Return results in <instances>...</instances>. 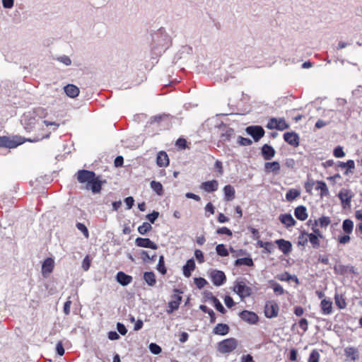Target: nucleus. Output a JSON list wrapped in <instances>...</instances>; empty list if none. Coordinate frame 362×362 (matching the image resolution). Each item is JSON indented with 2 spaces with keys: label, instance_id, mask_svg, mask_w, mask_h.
I'll return each mask as SVG.
<instances>
[{
  "label": "nucleus",
  "instance_id": "obj_1",
  "mask_svg": "<svg viewBox=\"0 0 362 362\" xmlns=\"http://www.w3.org/2000/svg\"><path fill=\"white\" fill-rule=\"evenodd\" d=\"M42 112L43 110L42 109H37L35 111L28 112L23 115L22 122L25 125V128L28 131H31L36 127H37L38 130H42L44 125H54L56 127L59 126V124L55 122H48L45 120L40 122L39 120L40 118L42 117Z\"/></svg>",
  "mask_w": 362,
  "mask_h": 362
},
{
  "label": "nucleus",
  "instance_id": "obj_2",
  "mask_svg": "<svg viewBox=\"0 0 362 362\" xmlns=\"http://www.w3.org/2000/svg\"><path fill=\"white\" fill-rule=\"evenodd\" d=\"M233 290L242 300L252 294V288L243 281H235Z\"/></svg>",
  "mask_w": 362,
  "mask_h": 362
},
{
  "label": "nucleus",
  "instance_id": "obj_3",
  "mask_svg": "<svg viewBox=\"0 0 362 362\" xmlns=\"http://www.w3.org/2000/svg\"><path fill=\"white\" fill-rule=\"evenodd\" d=\"M238 341L235 338H228L218 344L217 349L220 353L227 354L232 352L237 347Z\"/></svg>",
  "mask_w": 362,
  "mask_h": 362
},
{
  "label": "nucleus",
  "instance_id": "obj_4",
  "mask_svg": "<svg viewBox=\"0 0 362 362\" xmlns=\"http://www.w3.org/2000/svg\"><path fill=\"white\" fill-rule=\"evenodd\" d=\"M24 141L25 140L23 138L18 136H15L12 139H10L7 136H0V146L13 148L23 144Z\"/></svg>",
  "mask_w": 362,
  "mask_h": 362
},
{
  "label": "nucleus",
  "instance_id": "obj_5",
  "mask_svg": "<svg viewBox=\"0 0 362 362\" xmlns=\"http://www.w3.org/2000/svg\"><path fill=\"white\" fill-rule=\"evenodd\" d=\"M289 125L286 123L284 118H272L269 119L267 124V128L269 129H278L283 131L288 129Z\"/></svg>",
  "mask_w": 362,
  "mask_h": 362
},
{
  "label": "nucleus",
  "instance_id": "obj_6",
  "mask_svg": "<svg viewBox=\"0 0 362 362\" xmlns=\"http://www.w3.org/2000/svg\"><path fill=\"white\" fill-rule=\"evenodd\" d=\"M354 195L353 192L346 188H343L339 191L338 197L344 208L350 206L351 201Z\"/></svg>",
  "mask_w": 362,
  "mask_h": 362
},
{
  "label": "nucleus",
  "instance_id": "obj_7",
  "mask_svg": "<svg viewBox=\"0 0 362 362\" xmlns=\"http://www.w3.org/2000/svg\"><path fill=\"white\" fill-rule=\"evenodd\" d=\"M209 276L214 285L216 286L223 285L226 280V275L222 271L212 270L210 272Z\"/></svg>",
  "mask_w": 362,
  "mask_h": 362
},
{
  "label": "nucleus",
  "instance_id": "obj_8",
  "mask_svg": "<svg viewBox=\"0 0 362 362\" xmlns=\"http://www.w3.org/2000/svg\"><path fill=\"white\" fill-rule=\"evenodd\" d=\"M54 261L51 257L46 258L42 264L41 273L44 278H47L53 272Z\"/></svg>",
  "mask_w": 362,
  "mask_h": 362
},
{
  "label": "nucleus",
  "instance_id": "obj_9",
  "mask_svg": "<svg viewBox=\"0 0 362 362\" xmlns=\"http://www.w3.org/2000/svg\"><path fill=\"white\" fill-rule=\"evenodd\" d=\"M279 310V305L274 301H269L266 303L264 308V315L268 318L276 317Z\"/></svg>",
  "mask_w": 362,
  "mask_h": 362
},
{
  "label": "nucleus",
  "instance_id": "obj_10",
  "mask_svg": "<svg viewBox=\"0 0 362 362\" xmlns=\"http://www.w3.org/2000/svg\"><path fill=\"white\" fill-rule=\"evenodd\" d=\"M239 317L250 325H255L259 321L258 315L252 311L243 310L239 313Z\"/></svg>",
  "mask_w": 362,
  "mask_h": 362
},
{
  "label": "nucleus",
  "instance_id": "obj_11",
  "mask_svg": "<svg viewBox=\"0 0 362 362\" xmlns=\"http://www.w3.org/2000/svg\"><path fill=\"white\" fill-rule=\"evenodd\" d=\"M246 132L248 134L252 136L256 141H259L264 135V131L262 127L259 126H250L246 128Z\"/></svg>",
  "mask_w": 362,
  "mask_h": 362
},
{
  "label": "nucleus",
  "instance_id": "obj_12",
  "mask_svg": "<svg viewBox=\"0 0 362 362\" xmlns=\"http://www.w3.org/2000/svg\"><path fill=\"white\" fill-rule=\"evenodd\" d=\"M95 175L92 171L83 170L78 172L77 178L80 182L88 184L90 181H93Z\"/></svg>",
  "mask_w": 362,
  "mask_h": 362
},
{
  "label": "nucleus",
  "instance_id": "obj_13",
  "mask_svg": "<svg viewBox=\"0 0 362 362\" xmlns=\"http://www.w3.org/2000/svg\"><path fill=\"white\" fill-rule=\"evenodd\" d=\"M199 187L206 192H214L218 188V182L216 180L204 182L200 185Z\"/></svg>",
  "mask_w": 362,
  "mask_h": 362
},
{
  "label": "nucleus",
  "instance_id": "obj_14",
  "mask_svg": "<svg viewBox=\"0 0 362 362\" xmlns=\"http://www.w3.org/2000/svg\"><path fill=\"white\" fill-rule=\"evenodd\" d=\"M135 243L138 247H141L151 248L153 250L158 248L157 245L148 238H137L135 240Z\"/></svg>",
  "mask_w": 362,
  "mask_h": 362
},
{
  "label": "nucleus",
  "instance_id": "obj_15",
  "mask_svg": "<svg viewBox=\"0 0 362 362\" xmlns=\"http://www.w3.org/2000/svg\"><path fill=\"white\" fill-rule=\"evenodd\" d=\"M182 301V296L180 295H173L170 301L168 303L167 313H172L173 311L178 309Z\"/></svg>",
  "mask_w": 362,
  "mask_h": 362
},
{
  "label": "nucleus",
  "instance_id": "obj_16",
  "mask_svg": "<svg viewBox=\"0 0 362 362\" xmlns=\"http://www.w3.org/2000/svg\"><path fill=\"white\" fill-rule=\"evenodd\" d=\"M344 354L347 360L355 361L359 358L358 349L354 346H347L344 349Z\"/></svg>",
  "mask_w": 362,
  "mask_h": 362
},
{
  "label": "nucleus",
  "instance_id": "obj_17",
  "mask_svg": "<svg viewBox=\"0 0 362 362\" xmlns=\"http://www.w3.org/2000/svg\"><path fill=\"white\" fill-rule=\"evenodd\" d=\"M284 139L288 144L296 147L299 145L298 135L295 132H286L284 135Z\"/></svg>",
  "mask_w": 362,
  "mask_h": 362
},
{
  "label": "nucleus",
  "instance_id": "obj_18",
  "mask_svg": "<svg viewBox=\"0 0 362 362\" xmlns=\"http://www.w3.org/2000/svg\"><path fill=\"white\" fill-rule=\"evenodd\" d=\"M275 243L278 245L279 249L284 254L288 255L291 252L292 245L291 242L284 239L276 240Z\"/></svg>",
  "mask_w": 362,
  "mask_h": 362
},
{
  "label": "nucleus",
  "instance_id": "obj_19",
  "mask_svg": "<svg viewBox=\"0 0 362 362\" xmlns=\"http://www.w3.org/2000/svg\"><path fill=\"white\" fill-rule=\"evenodd\" d=\"M279 219L286 228L292 227L296 224V221L289 214H281Z\"/></svg>",
  "mask_w": 362,
  "mask_h": 362
},
{
  "label": "nucleus",
  "instance_id": "obj_20",
  "mask_svg": "<svg viewBox=\"0 0 362 362\" xmlns=\"http://www.w3.org/2000/svg\"><path fill=\"white\" fill-rule=\"evenodd\" d=\"M156 163L159 167H167L169 165L168 156L165 151L158 153Z\"/></svg>",
  "mask_w": 362,
  "mask_h": 362
},
{
  "label": "nucleus",
  "instance_id": "obj_21",
  "mask_svg": "<svg viewBox=\"0 0 362 362\" xmlns=\"http://www.w3.org/2000/svg\"><path fill=\"white\" fill-rule=\"evenodd\" d=\"M116 279L122 286H127L132 281V277L122 272H119L117 274Z\"/></svg>",
  "mask_w": 362,
  "mask_h": 362
},
{
  "label": "nucleus",
  "instance_id": "obj_22",
  "mask_svg": "<svg viewBox=\"0 0 362 362\" xmlns=\"http://www.w3.org/2000/svg\"><path fill=\"white\" fill-rule=\"evenodd\" d=\"M64 89L67 96L70 98H76L80 93L79 88L73 84L66 86Z\"/></svg>",
  "mask_w": 362,
  "mask_h": 362
},
{
  "label": "nucleus",
  "instance_id": "obj_23",
  "mask_svg": "<svg viewBox=\"0 0 362 362\" xmlns=\"http://www.w3.org/2000/svg\"><path fill=\"white\" fill-rule=\"evenodd\" d=\"M195 269V262L193 259H189L187 261L185 265L183 266V274L186 277H189L191 273Z\"/></svg>",
  "mask_w": 362,
  "mask_h": 362
},
{
  "label": "nucleus",
  "instance_id": "obj_24",
  "mask_svg": "<svg viewBox=\"0 0 362 362\" xmlns=\"http://www.w3.org/2000/svg\"><path fill=\"white\" fill-rule=\"evenodd\" d=\"M264 168L267 173H274L277 174L279 173L281 167L279 162L274 161L266 163L264 164Z\"/></svg>",
  "mask_w": 362,
  "mask_h": 362
},
{
  "label": "nucleus",
  "instance_id": "obj_25",
  "mask_svg": "<svg viewBox=\"0 0 362 362\" xmlns=\"http://www.w3.org/2000/svg\"><path fill=\"white\" fill-rule=\"evenodd\" d=\"M295 216L300 221H305L308 218L307 209L303 206H299L296 208L294 211Z\"/></svg>",
  "mask_w": 362,
  "mask_h": 362
},
{
  "label": "nucleus",
  "instance_id": "obj_26",
  "mask_svg": "<svg viewBox=\"0 0 362 362\" xmlns=\"http://www.w3.org/2000/svg\"><path fill=\"white\" fill-rule=\"evenodd\" d=\"M262 151L265 160H270L275 155L274 149L272 146L267 144L263 146Z\"/></svg>",
  "mask_w": 362,
  "mask_h": 362
},
{
  "label": "nucleus",
  "instance_id": "obj_27",
  "mask_svg": "<svg viewBox=\"0 0 362 362\" xmlns=\"http://www.w3.org/2000/svg\"><path fill=\"white\" fill-rule=\"evenodd\" d=\"M223 193L225 196V199L226 201H231L235 198V189L230 185H226L223 187Z\"/></svg>",
  "mask_w": 362,
  "mask_h": 362
},
{
  "label": "nucleus",
  "instance_id": "obj_28",
  "mask_svg": "<svg viewBox=\"0 0 362 362\" xmlns=\"http://www.w3.org/2000/svg\"><path fill=\"white\" fill-rule=\"evenodd\" d=\"M229 332V327L226 324H218L214 329L213 332L215 334L226 335Z\"/></svg>",
  "mask_w": 362,
  "mask_h": 362
},
{
  "label": "nucleus",
  "instance_id": "obj_29",
  "mask_svg": "<svg viewBox=\"0 0 362 362\" xmlns=\"http://www.w3.org/2000/svg\"><path fill=\"white\" fill-rule=\"evenodd\" d=\"M321 310L324 315H329L332 310V303L331 301L323 299L321 301Z\"/></svg>",
  "mask_w": 362,
  "mask_h": 362
},
{
  "label": "nucleus",
  "instance_id": "obj_30",
  "mask_svg": "<svg viewBox=\"0 0 362 362\" xmlns=\"http://www.w3.org/2000/svg\"><path fill=\"white\" fill-rule=\"evenodd\" d=\"M88 185L93 193H98L101 189V182L98 177L95 176L93 178V181H90Z\"/></svg>",
  "mask_w": 362,
  "mask_h": 362
},
{
  "label": "nucleus",
  "instance_id": "obj_31",
  "mask_svg": "<svg viewBox=\"0 0 362 362\" xmlns=\"http://www.w3.org/2000/svg\"><path fill=\"white\" fill-rule=\"evenodd\" d=\"M316 189L320 191V196L324 197L329 194V189L326 183L323 181H317L316 183Z\"/></svg>",
  "mask_w": 362,
  "mask_h": 362
},
{
  "label": "nucleus",
  "instance_id": "obj_32",
  "mask_svg": "<svg viewBox=\"0 0 362 362\" xmlns=\"http://www.w3.org/2000/svg\"><path fill=\"white\" fill-rule=\"evenodd\" d=\"M342 229L346 234H351L354 230V222L351 219H345L342 223Z\"/></svg>",
  "mask_w": 362,
  "mask_h": 362
},
{
  "label": "nucleus",
  "instance_id": "obj_33",
  "mask_svg": "<svg viewBox=\"0 0 362 362\" xmlns=\"http://www.w3.org/2000/svg\"><path fill=\"white\" fill-rule=\"evenodd\" d=\"M144 279L148 285L153 286L156 284V276L153 272H147L144 274Z\"/></svg>",
  "mask_w": 362,
  "mask_h": 362
},
{
  "label": "nucleus",
  "instance_id": "obj_34",
  "mask_svg": "<svg viewBox=\"0 0 362 362\" xmlns=\"http://www.w3.org/2000/svg\"><path fill=\"white\" fill-rule=\"evenodd\" d=\"M235 266L246 265L248 267H252L254 265L253 260L250 257L240 258L235 260Z\"/></svg>",
  "mask_w": 362,
  "mask_h": 362
},
{
  "label": "nucleus",
  "instance_id": "obj_35",
  "mask_svg": "<svg viewBox=\"0 0 362 362\" xmlns=\"http://www.w3.org/2000/svg\"><path fill=\"white\" fill-rule=\"evenodd\" d=\"M300 194V191L297 189H289L286 194V199L287 201H293L296 198H297Z\"/></svg>",
  "mask_w": 362,
  "mask_h": 362
},
{
  "label": "nucleus",
  "instance_id": "obj_36",
  "mask_svg": "<svg viewBox=\"0 0 362 362\" xmlns=\"http://www.w3.org/2000/svg\"><path fill=\"white\" fill-rule=\"evenodd\" d=\"M339 166L341 168H347L345 174H348L349 170H353L355 168V163L353 160H349L346 163L339 162Z\"/></svg>",
  "mask_w": 362,
  "mask_h": 362
},
{
  "label": "nucleus",
  "instance_id": "obj_37",
  "mask_svg": "<svg viewBox=\"0 0 362 362\" xmlns=\"http://www.w3.org/2000/svg\"><path fill=\"white\" fill-rule=\"evenodd\" d=\"M151 187L158 195L163 194V185L160 182L152 181L151 182Z\"/></svg>",
  "mask_w": 362,
  "mask_h": 362
},
{
  "label": "nucleus",
  "instance_id": "obj_38",
  "mask_svg": "<svg viewBox=\"0 0 362 362\" xmlns=\"http://www.w3.org/2000/svg\"><path fill=\"white\" fill-rule=\"evenodd\" d=\"M216 251L221 257H226L228 255V251L223 244H218L216 245Z\"/></svg>",
  "mask_w": 362,
  "mask_h": 362
},
{
  "label": "nucleus",
  "instance_id": "obj_39",
  "mask_svg": "<svg viewBox=\"0 0 362 362\" xmlns=\"http://www.w3.org/2000/svg\"><path fill=\"white\" fill-rule=\"evenodd\" d=\"M330 222L331 221L329 217L322 216L315 221V223L320 226L321 227L325 228L330 223Z\"/></svg>",
  "mask_w": 362,
  "mask_h": 362
},
{
  "label": "nucleus",
  "instance_id": "obj_40",
  "mask_svg": "<svg viewBox=\"0 0 362 362\" xmlns=\"http://www.w3.org/2000/svg\"><path fill=\"white\" fill-rule=\"evenodd\" d=\"M152 228V226L148 223H144L141 226H139L138 231L140 234L144 235L147 232L150 231Z\"/></svg>",
  "mask_w": 362,
  "mask_h": 362
},
{
  "label": "nucleus",
  "instance_id": "obj_41",
  "mask_svg": "<svg viewBox=\"0 0 362 362\" xmlns=\"http://www.w3.org/2000/svg\"><path fill=\"white\" fill-rule=\"evenodd\" d=\"M270 284L276 294L282 295L284 293V290L280 284L274 281H271Z\"/></svg>",
  "mask_w": 362,
  "mask_h": 362
},
{
  "label": "nucleus",
  "instance_id": "obj_42",
  "mask_svg": "<svg viewBox=\"0 0 362 362\" xmlns=\"http://www.w3.org/2000/svg\"><path fill=\"white\" fill-rule=\"evenodd\" d=\"M194 282L199 289L203 288L207 284L206 280L202 277L194 278Z\"/></svg>",
  "mask_w": 362,
  "mask_h": 362
},
{
  "label": "nucleus",
  "instance_id": "obj_43",
  "mask_svg": "<svg viewBox=\"0 0 362 362\" xmlns=\"http://www.w3.org/2000/svg\"><path fill=\"white\" fill-rule=\"evenodd\" d=\"M49 134H50L49 132H45V134H39L37 136L33 137V139H28L27 141H28L30 142H37V141L42 140L44 138H48Z\"/></svg>",
  "mask_w": 362,
  "mask_h": 362
},
{
  "label": "nucleus",
  "instance_id": "obj_44",
  "mask_svg": "<svg viewBox=\"0 0 362 362\" xmlns=\"http://www.w3.org/2000/svg\"><path fill=\"white\" fill-rule=\"evenodd\" d=\"M320 354L317 350H313L310 354L308 362H319Z\"/></svg>",
  "mask_w": 362,
  "mask_h": 362
},
{
  "label": "nucleus",
  "instance_id": "obj_45",
  "mask_svg": "<svg viewBox=\"0 0 362 362\" xmlns=\"http://www.w3.org/2000/svg\"><path fill=\"white\" fill-rule=\"evenodd\" d=\"M334 298H335V303H336V305L340 309H343V308H344L346 307V303L344 299L342 297H341V296H339L338 295H336Z\"/></svg>",
  "mask_w": 362,
  "mask_h": 362
},
{
  "label": "nucleus",
  "instance_id": "obj_46",
  "mask_svg": "<svg viewBox=\"0 0 362 362\" xmlns=\"http://www.w3.org/2000/svg\"><path fill=\"white\" fill-rule=\"evenodd\" d=\"M149 350L152 354H156V355L161 353V351H162L160 346L155 343H151L149 344Z\"/></svg>",
  "mask_w": 362,
  "mask_h": 362
},
{
  "label": "nucleus",
  "instance_id": "obj_47",
  "mask_svg": "<svg viewBox=\"0 0 362 362\" xmlns=\"http://www.w3.org/2000/svg\"><path fill=\"white\" fill-rule=\"evenodd\" d=\"M334 272L339 274H344L347 270L346 267L341 264H335V266L334 267Z\"/></svg>",
  "mask_w": 362,
  "mask_h": 362
},
{
  "label": "nucleus",
  "instance_id": "obj_48",
  "mask_svg": "<svg viewBox=\"0 0 362 362\" xmlns=\"http://www.w3.org/2000/svg\"><path fill=\"white\" fill-rule=\"evenodd\" d=\"M308 236V239H309V241L314 245V246H318L320 243H319V240H318V238L320 237H318L317 235V234H313V233H309V234H307Z\"/></svg>",
  "mask_w": 362,
  "mask_h": 362
},
{
  "label": "nucleus",
  "instance_id": "obj_49",
  "mask_svg": "<svg viewBox=\"0 0 362 362\" xmlns=\"http://www.w3.org/2000/svg\"><path fill=\"white\" fill-rule=\"evenodd\" d=\"M157 269L163 274H165L166 273V269L164 265V260L163 256H160L159 258Z\"/></svg>",
  "mask_w": 362,
  "mask_h": 362
},
{
  "label": "nucleus",
  "instance_id": "obj_50",
  "mask_svg": "<svg viewBox=\"0 0 362 362\" xmlns=\"http://www.w3.org/2000/svg\"><path fill=\"white\" fill-rule=\"evenodd\" d=\"M333 154L336 158H343L345 156L343 148L341 146L335 148Z\"/></svg>",
  "mask_w": 362,
  "mask_h": 362
},
{
  "label": "nucleus",
  "instance_id": "obj_51",
  "mask_svg": "<svg viewBox=\"0 0 362 362\" xmlns=\"http://www.w3.org/2000/svg\"><path fill=\"white\" fill-rule=\"evenodd\" d=\"M350 240H351V238L349 236V234L339 235L337 238L338 242L341 245H345V244L349 243Z\"/></svg>",
  "mask_w": 362,
  "mask_h": 362
},
{
  "label": "nucleus",
  "instance_id": "obj_52",
  "mask_svg": "<svg viewBox=\"0 0 362 362\" xmlns=\"http://www.w3.org/2000/svg\"><path fill=\"white\" fill-rule=\"evenodd\" d=\"M194 256L199 263H203L204 262V257L203 252L200 250H196L194 251Z\"/></svg>",
  "mask_w": 362,
  "mask_h": 362
},
{
  "label": "nucleus",
  "instance_id": "obj_53",
  "mask_svg": "<svg viewBox=\"0 0 362 362\" xmlns=\"http://www.w3.org/2000/svg\"><path fill=\"white\" fill-rule=\"evenodd\" d=\"M90 266V259L89 257L87 255L84 257L82 262V268L84 271H88Z\"/></svg>",
  "mask_w": 362,
  "mask_h": 362
},
{
  "label": "nucleus",
  "instance_id": "obj_54",
  "mask_svg": "<svg viewBox=\"0 0 362 362\" xmlns=\"http://www.w3.org/2000/svg\"><path fill=\"white\" fill-rule=\"evenodd\" d=\"M238 142L241 146H249L252 144V141L250 139L242 136L238 138Z\"/></svg>",
  "mask_w": 362,
  "mask_h": 362
},
{
  "label": "nucleus",
  "instance_id": "obj_55",
  "mask_svg": "<svg viewBox=\"0 0 362 362\" xmlns=\"http://www.w3.org/2000/svg\"><path fill=\"white\" fill-rule=\"evenodd\" d=\"M76 227L80 231H81L84 234V235L86 238L88 237V230L84 224L78 223H77Z\"/></svg>",
  "mask_w": 362,
  "mask_h": 362
},
{
  "label": "nucleus",
  "instance_id": "obj_56",
  "mask_svg": "<svg viewBox=\"0 0 362 362\" xmlns=\"http://www.w3.org/2000/svg\"><path fill=\"white\" fill-rule=\"evenodd\" d=\"M158 216H159L158 212L153 211V213L147 215V218L151 223H153L155 222V221L158 218Z\"/></svg>",
  "mask_w": 362,
  "mask_h": 362
},
{
  "label": "nucleus",
  "instance_id": "obj_57",
  "mask_svg": "<svg viewBox=\"0 0 362 362\" xmlns=\"http://www.w3.org/2000/svg\"><path fill=\"white\" fill-rule=\"evenodd\" d=\"M216 233L218 234H226V235H232V232L231 230L226 228V227H222V228H218L217 230H216Z\"/></svg>",
  "mask_w": 362,
  "mask_h": 362
},
{
  "label": "nucleus",
  "instance_id": "obj_58",
  "mask_svg": "<svg viewBox=\"0 0 362 362\" xmlns=\"http://www.w3.org/2000/svg\"><path fill=\"white\" fill-rule=\"evenodd\" d=\"M214 303L216 310L221 313H225L226 310L224 307L222 305V304L220 303V301L218 299L214 298Z\"/></svg>",
  "mask_w": 362,
  "mask_h": 362
},
{
  "label": "nucleus",
  "instance_id": "obj_59",
  "mask_svg": "<svg viewBox=\"0 0 362 362\" xmlns=\"http://www.w3.org/2000/svg\"><path fill=\"white\" fill-rule=\"evenodd\" d=\"M58 61L63 63L66 66H69L71 64V59L67 56H62L58 58Z\"/></svg>",
  "mask_w": 362,
  "mask_h": 362
},
{
  "label": "nucleus",
  "instance_id": "obj_60",
  "mask_svg": "<svg viewBox=\"0 0 362 362\" xmlns=\"http://www.w3.org/2000/svg\"><path fill=\"white\" fill-rule=\"evenodd\" d=\"M224 303L228 308H232L234 305V301L230 296H226L224 298Z\"/></svg>",
  "mask_w": 362,
  "mask_h": 362
},
{
  "label": "nucleus",
  "instance_id": "obj_61",
  "mask_svg": "<svg viewBox=\"0 0 362 362\" xmlns=\"http://www.w3.org/2000/svg\"><path fill=\"white\" fill-rule=\"evenodd\" d=\"M299 327L304 331H307L308 327V322L306 319H301L299 322Z\"/></svg>",
  "mask_w": 362,
  "mask_h": 362
},
{
  "label": "nucleus",
  "instance_id": "obj_62",
  "mask_svg": "<svg viewBox=\"0 0 362 362\" xmlns=\"http://www.w3.org/2000/svg\"><path fill=\"white\" fill-rule=\"evenodd\" d=\"M117 331L122 335H125L127 332V329H126L125 326L118 322L117 325Z\"/></svg>",
  "mask_w": 362,
  "mask_h": 362
},
{
  "label": "nucleus",
  "instance_id": "obj_63",
  "mask_svg": "<svg viewBox=\"0 0 362 362\" xmlns=\"http://www.w3.org/2000/svg\"><path fill=\"white\" fill-rule=\"evenodd\" d=\"M57 353L59 356H63L64 354V349L63 347L62 343L61 341L58 342L56 346Z\"/></svg>",
  "mask_w": 362,
  "mask_h": 362
},
{
  "label": "nucleus",
  "instance_id": "obj_64",
  "mask_svg": "<svg viewBox=\"0 0 362 362\" xmlns=\"http://www.w3.org/2000/svg\"><path fill=\"white\" fill-rule=\"evenodd\" d=\"M124 202L127 206V209H130L134 203V200L132 197H128L124 199Z\"/></svg>",
  "mask_w": 362,
  "mask_h": 362
}]
</instances>
